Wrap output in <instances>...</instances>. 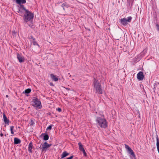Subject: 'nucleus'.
<instances>
[{
  "label": "nucleus",
  "mask_w": 159,
  "mask_h": 159,
  "mask_svg": "<svg viewBox=\"0 0 159 159\" xmlns=\"http://www.w3.org/2000/svg\"><path fill=\"white\" fill-rule=\"evenodd\" d=\"M93 84L94 85V90L96 93L99 94H101L102 93V90L100 84L98 82V80L95 78H94V81Z\"/></svg>",
  "instance_id": "nucleus-1"
},
{
  "label": "nucleus",
  "mask_w": 159,
  "mask_h": 159,
  "mask_svg": "<svg viewBox=\"0 0 159 159\" xmlns=\"http://www.w3.org/2000/svg\"><path fill=\"white\" fill-rule=\"evenodd\" d=\"M96 121L97 125L99 126L102 128H105L107 127V122L104 118L100 117H97Z\"/></svg>",
  "instance_id": "nucleus-2"
},
{
  "label": "nucleus",
  "mask_w": 159,
  "mask_h": 159,
  "mask_svg": "<svg viewBox=\"0 0 159 159\" xmlns=\"http://www.w3.org/2000/svg\"><path fill=\"white\" fill-rule=\"evenodd\" d=\"M34 17V14L28 10L26 11V12L23 16V20L25 23H27L32 20Z\"/></svg>",
  "instance_id": "nucleus-3"
},
{
  "label": "nucleus",
  "mask_w": 159,
  "mask_h": 159,
  "mask_svg": "<svg viewBox=\"0 0 159 159\" xmlns=\"http://www.w3.org/2000/svg\"><path fill=\"white\" fill-rule=\"evenodd\" d=\"M32 102L33 104V106L39 109L42 108V105L40 101L36 97H33Z\"/></svg>",
  "instance_id": "nucleus-4"
},
{
  "label": "nucleus",
  "mask_w": 159,
  "mask_h": 159,
  "mask_svg": "<svg viewBox=\"0 0 159 159\" xmlns=\"http://www.w3.org/2000/svg\"><path fill=\"white\" fill-rule=\"evenodd\" d=\"M26 11H28V10L26 9L24 5H20L17 12L20 15L22 16L25 13Z\"/></svg>",
  "instance_id": "nucleus-5"
},
{
  "label": "nucleus",
  "mask_w": 159,
  "mask_h": 159,
  "mask_svg": "<svg viewBox=\"0 0 159 159\" xmlns=\"http://www.w3.org/2000/svg\"><path fill=\"white\" fill-rule=\"evenodd\" d=\"M132 18L131 16L128 17L127 19L125 18H122L120 20V23L123 25H126L128 23L131 22Z\"/></svg>",
  "instance_id": "nucleus-6"
},
{
  "label": "nucleus",
  "mask_w": 159,
  "mask_h": 159,
  "mask_svg": "<svg viewBox=\"0 0 159 159\" xmlns=\"http://www.w3.org/2000/svg\"><path fill=\"white\" fill-rule=\"evenodd\" d=\"M51 145V144H48L46 142H45L43 144H42L41 145V148L42 152H46L47 148L50 147Z\"/></svg>",
  "instance_id": "nucleus-7"
},
{
  "label": "nucleus",
  "mask_w": 159,
  "mask_h": 159,
  "mask_svg": "<svg viewBox=\"0 0 159 159\" xmlns=\"http://www.w3.org/2000/svg\"><path fill=\"white\" fill-rule=\"evenodd\" d=\"M78 145H79V150L81 151H82L83 152V153L84 154V155L85 156H86V155H87L86 153L85 152V151L84 149V148H83V146L82 144L81 143L79 142L78 143Z\"/></svg>",
  "instance_id": "nucleus-8"
},
{
  "label": "nucleus",
  "mask_w": 159,
  "mask_h": 159,
  "mask_svg": "<svg viewBox=\"0 0 159 159\" xmlns=\"http://www.w3.org/2000/svg\"><path fill=\"white\" fill-rule=\"evenodd\" d=\"M17 58L18 59L19 62L20 63L24 62L25 61V58L24 57L19 54V53L17 54Z\"/></svg>",
  "instance_id": "nucleus-9"
},
{
  "label": "nucleus",
  "mask_w": 159,
  "mask_h": 159,
  "mask_svg": "<svg viewBox=\"0 0 159 159\" xmlns=\"http://www.w3.org/2000/svg\"><path fill=\"white\" fill-rule=\"evenodd\" d=\"M137 78L139 80H142L144 78V75L142 71H139L137 75Z\"/></svg>",
  "instance_id": "nucleus-10"
},
{
  "label": "nucleus",
  "mask_w": 159,
  "mask_h": 159,
  "mask_svg": "<svg viewBox=\"0 0 159 159\" xmlns=\"http://www.w3.org/2000/svg\"><path fill=\"white\" fill-rule=\"evenodd\" d=\"M3 118L5 123L8 125L9 122V120L7 118L5 115L4 113L3 114Z\"/></svg>",
  "instance_id": "nucleus-11"
},
{
  "label": "nucleus",
  "mask_w": 159,
  "mask_h": 159,
  "mask_svg": "<svg viewBox=\"0 0 159 159\" xmlns=\"http://www.w3.org/2000/svg\"><path fill=\"white\" fill-rule=\"evenodd\" d=\"M33 143L32 142H30L29 143L28 150V151L30 153H32V149L33 148Z\"/></svg>",
  "instance_id": "nucleus-12"
},
{
  "label": "nucleus",
  "mask_w": 159,
  "mask_h": 159,
  "mask_svg": "<svg viewBox=\"0 0 159 159\" xmlns=\"http://www.w3.org/2000/svg\"><path fill=\"white\" fill-rule=\"evenodd\" d=\"M16 3L19 4L20 5H21V4H24L26 2V1L25 0H16Z\"/></svg>",
  "instance_id": "nucleus-13"
},
{
  "label": "nucleus",
  "mask_w": 159,
  "mask_h": 159,
  "mask_svg": "<svg viewBox=\"0 0 159 159\" xmlns=\"http://www.w3.org/2000/svg\"><path fill=\"white\" fill-rule=\"evenodd\" d=\"M50 76L51 77V79L52 80L55 81H57L58 80V78L55 76L53 74H51Z\"/></svg>",
  "instance_id": "nucleus-14"
},
{
  "label": "nucleus",
  "mask_w": 159,
  "mask_h": 159,
  "mask_svg": "<svg viewBox=\"0 0 159 159\" xmlns=\"http://www.w3.org/2000/svg\"><path fill=\"white\" fill-rule=\"evenodd\" d=\"M21 143V140L19 139L15 138L14 139V143L15 144H20Z\"/></svg>",
  "instance_id": "nucleus-15"
},
{
  "label": "nucleus",
  "mask_w": 159,
  "mask_h": 159,
  "mask_svg": "<svg viewBox=\"0 0 159 159\" xmlns=\"http://www.w3.org/2000/svg\"><path fill=\"white\" fill-rule=\"evenodd\" d=\"M156 140L157 148L159 153V140L158 135L157 134L156 135Z\"/></svg>",
  "instance_id": "nucleus-16"
},
{
  "label": "nucleus",
  "mask_w": 159,
  "mask_h": 159,
  "mask_svg": "<svg viewBox=\"0 0 159 159\" xmlns=\"http://www.w3.org/2000/svg\"><path fill=\"white\" fill-rule=\"evenodd\" d=\"M128 151V153L130 154V156H132L133 157H135V155L134 153V152L133 150L131 148Z\"/></svg>",
  "instance_id": "nucleus-17"
},
{
  "label": "nucleus",
  "mask_w": 159,
  "mask_h": 159,
  "mask_svg": "<svg viewBox=\"0 0 159 159\" xmlns=\"http://www.w3.org/2000/svg\"><path fill=\"white\" fill-rule=\"evenodd\" d=\"M69 155V153L67 152L66 151L63 152L61 155V158H63Z\"/></svg>",
  "instance_id": "nucleus-18"
},
{
  "label": "nucleus",
  "mask_w": 159,
  "mask_h": 159,
  "mask_svg": "<svg viewBox=\"0 0 159 159\" xmlns=\"http://www.w3.org/2000/svg\"><path fill=\"white\" fill-rule=\"evenodd\" d=\"M31 91V89H25L24 92H23V93H25L26 95L27 94L29 93Z\"/></svg>",
  "instance_id": "nucleus-19"
},
{
  "label": "nucleus",
  "mask_w": 159,
  "mask_h": 159,
  "mask_svg": "<svg viewBox=\"0 0 159 159\" xmlns=\"http://www.w3.org/2000/svg\"><path fill=\"white\" fill-rule=\"evenodd\" d=\"M43 134L44 135L43 136V139L46 141L48 140L49 139V136L48 134Z\"/></svg>",
  "instance_id": "nucleus-20"
},
{
  "label": "nucleus",
  "mask_w": 159,
  "mask_h": 159,
  "mask_svg": "<svg viewBox=\"0 0 159 159\" xmlns=\"http://www.w3.org/2000/svg\"><path fill=\"white\" fill-rule=\"evenodd\" d=\"M31 38L33 39V44L34 45H37L38 46H39V45L35 41V38H33L32 36H31Z\"/></svg>",
  "instance_id": "nucleus-21"
},
{
  "label": "nucleus",
  "mask_w": 159,
  "mask_h": 159,
  "mask_svg": "<svg viewBox=\"0 0 159 159\" xmlns=\"http://www.w3.org/2000/svg\"><path fill=\"white\" fill-rule=\"evenodd\" d=\"M61 7L63 8V9L64 10V7H68V6L67 5L66 2H65L62 4V5H61Z\"/></svg>",
  "instance_id": "nucleus-22"
},
{
  "label": "nucleus",
  "mask_w": 159,
  "mask_h": 159,
  "mask_svg": "<svg viewBox=\"0 0 159 159\" xmlns=\"http://www.w3.org/2000/svg\"><path fill=\"white\" fill-rule=\"evenodd\" d=\"M14 126H11L10 127V130L11 131V133L12 134H14V132L13 131V129H14Z\"/></svg>",
  "instance_id": "nucleus-23"
},
{
  "label": "nucleus",
  "mask_w": 159,
  "mask_h": 159,
  "mask_svg": "<svg viewBox=\"0 0 159 159\" xmlns=\"http://www.w3.org/2000/svg\"><path fill=\"white\" fill-rule=\"evenodd\" d=\"M52 126V125H49L48 126L46 130L51 129Z\"/></svg>",
  "instance_id": "nucleus-24"
},
{
  "label": "nucleus",
  "mask_w": 159,
  "mask_h": 159,
  "mask_svg": "<svg viewBox=\"0 0 159 159\" xmlns=\"http://www.w3.org/2000/svg\"><path fill=\"white\" fill-rule=\"evenodd\" d=\"M125 148L128 151L131 148L127 145L125 144Z\"/></svg>",
  "instance_id": "nucleus-25"
},
{
  "label": "nucleus",
  "mask_w": 159,
  "mask_h": 159,
  "mask_svg": "<svg viewBox=\"0 0 159 159\" xmlns=\"http://www.w3.org/2000/svg\"><path fill=\"white\" fill-rule=\"evenodd\" d=\"M28 24V25L30 27H31V28H33V24L32 23H31L30 24Z\"/></svg>",
  "instance_id": "nucleus-26"
},
{
  "label": "nucleus",
  "mask_w": 159,
  "mask_h": 159,
  "mask_svg": "<svg viewBox=\"0 0 159 159\" xmlns=\"http://www.w3.org/2000/svg\"><path fill=\"white\" fill-rule=\"evenodd\" d=\"M57 110L59 112H61V110L60 108H58L57 109Z\"/></svg>",
  "instance_id": "nucleus-27"
},
{
  "label": "nucleus",
  "mask_w": 159,
  "mask_h": 159,
  "mask_svg": "<svg viewBox=\"0 0 159 159\" xmlns=\"http://www.w3.org/2000/svg\"><path fill=\"white\" fill-rule=\"evenodd\" d=\"M156 26L157 30L159 32V25L158 24H157Z\"/></svg>",
  "instance_id": "nucleus-28"
},
{
  "label": "nucleus",
  "mask_w": 159,
  "mask_h": 159,
  "mask_svg": "<svg viewBox=\"0 0 159 159\" xmlns=\"http://www.w3.org/2000/svg\"><path fill=\"white\" fill-rule=\"evenodd\" d=\"M34 124V122L32 120H31V121L30 125H32Z\"/></svg>",
  "instance_id": "nucleus-29"
},
{
  "label": "nucleus",
  "mask_w": 159,
  "mask_h": 159,
  "mask_svg": "<svg viewBox=\"0 0 159 159\" xmlns=\"http://www.w3.org/2000/svg\"><path fill=\"white\" fill-rule=\"evenodd\" d=\"M73 157V156H70V157L67 158L66 159H72Z\"/></svg>",
  "instance_id": "nucleus-30"
},
{
  "label": "nucleus",
  "mask_w": 159,
  "mask_h": 159,
  "mask_svg": "<svg viewBox=\"0 0 159 159\" xmlns=\"http://www.w3.org/2000/svg\"><path fill=\"white\" fill-rule=\"evenodd\" d=\"M130 159H134V157H133L132 156H130Z\"/></svg>",
  "instance_id": "nucleus-31"
},
{
  "label": "nucleus",
  "mask_w": 159,
  "mask_h": 159,
  "mask_svg": "<svg viewBox=\"0 0 159 159\" xmlns=\"http://www.w3.org/2000/svg\"><path fill=\"white\" fill-rule=\"evenodd\" d=\"M3 136V133H2V132H1V133L0 134V136L1 137H2V136Z\"/></svg>",
  "instance_id": "nucleus-32"
},
{
  "label": "nucleus",
  "mask_w": 159,
  "mask_h": 159,
  "mask_svg": "<svg viewBox=\"0 0 159 159\" xmlns=\"http://www.w3.org/2000/svg\"><path fill=\"white\" fill-rule=\"evenodd\" d=\"M6 97L8 98V95H6Z\"/></svg>",
  "instance_id": "nucleus-33"
},
{
  "label": "nucleus",
  "mask_w": 159,
  "mask_h": 159,
  "mask_svg": "<svg viewBox=\"0 0 159 159\" xmlns=\"http://www.w3.org/2000/svg\"><path fill=\"white\" fill-rule=\"evenodd\" d=\"M134 157V159H136V156L135 157Z\"/></svg>",
  "instance_id": "nucleus-34"
},
{
  "label": "nucleus",
  "mask_w": 159,
  "mask_h": 159,
  "mask_svg": "<svg viewBox=\"0 0 159 159\" xmlns=\"http://www.w3.org/2000/svg\"><path fill=\"white\" fill-rule=\"evenodd\" d=\"M5 136L6 137V136H7V135H6V134H5Z\"/></svg>",
  "instance_id": "nucleus-35"
}]
</instances>
